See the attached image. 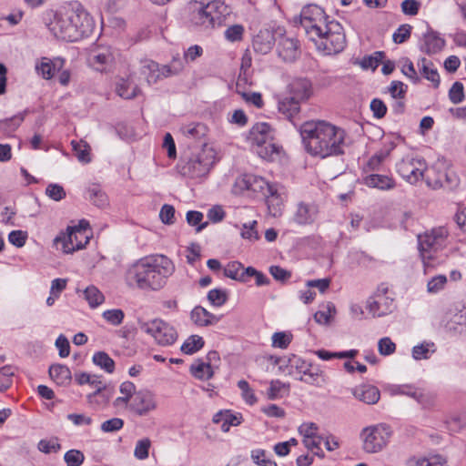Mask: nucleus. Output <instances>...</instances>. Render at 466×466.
Returning <instances> with one entry per match:
<instances>
[{
	"instance_id": "59",
	"label": "nucleus",
	"mask_w": 466,
	"mask_h": 466,
	"mask_svg": "<svg viewBox=\"0 0 466 466\" xmlns=\"http://www.w3.org/2000/svg\"><path fill=\"white\" fill-rule=\"evenodd\" d=\"M66 466H81L85 461V455L79 450H69L64 455Z\"/></svg>"
},
{
	"instance_id": "17",
	"label": "nucleus",
	"mask_w": 466,
	"mask_h": 466,
	"mask_svg": "<svg viewBox=\"0 0 466 466\" xmlns=\"http://www.w3.org/2000/svg\"><path fill=\"white\" fill-rule=\"evenodd\" d=\"M158 408L157 395L147 389L138 390L127 413L146 417L156 411Z\"/></svg>"
},
{
	"instance_id": "43",
	"label": "nucleus",
	"mask_w": 466,
	"mask_h": 466,
	"mask_svg": "<svg viewBox=\"0 0 466 466\" xmlns=\"http://www.w3.org/2000/svg\"><path fill=\"white\" fill-rule=\"evenodd\" d=\"M419 65L420 66L422 76L437 87L440 84V76L433 64L426 58H422Z\"/></svg>"
},
{
	"instance_id": "51",
	"label": "nucleus",
	"mask_w": 466,
	"mask_h": 466,
	"mask_svg": "<svg viewBox=\"0 0 466 466\" xmlns=\"http://www.w3.org/2000/svg\"><path fill=\"white\" fill-rule=\"evenodd\" d=\"M289 392V385L279 380H271L268 390V398L269 400H277L282 398Z\"/></svg>"
},
{
	"instance_id": "18",
	"label": "nucleus",
	"mask_w": 466,
	"mask_h": 466,
	"mask_svg": "<svg viewBox=\"0 0 466 466\" xmlns=\"http://www.w3.org/2000/svg\"><path fill=\"white\" fill-rule=\"evenodd\" d=\"M299 433L302 437V443L314 455L320 459L325 457L320 448L322 437L319 434V426L314 422H304L299 427Z\"/></svg>"
},
{
	"instance_id": "50",
	"label": "nucleus",
	"mask_w": 466,
	"mask_h": 466,
	"mask_svg": "<svg viewBox=\"0 0 466 466\" xmlns=\"http://www.w3.org/2000/svg\"><path fill=\"white\" fill-rule=\"evenodd\" d=\"M293 335L289 331H278L272 334L271 346L273 348L287 349L291 343Z\"/></svg>"
},
{
	"instance_id": "38",
	"label": "nucleus",
	"mask_w": 466,
	"mask_h": 466,
	"mask_svg": "<svg viewBox=\"0 0 466 466\" xmlns=\"http://www.w3.org/2000/svg\"><path fill=\"white\" fill-rule=\"evenodd\" d=\"M410 466H449L448 459L441 454L428 457L413 458L409 461Z\"/></svg>"
},
{
	"instance_id": "64",
	"label": "nucleus",
	"mask_w": 466,
	"mask_h": 466,
	"mask_svg": "<svg viewBox=\"0 0 466 466\" xmlns=\"http://www.w3.org/2000/svg\"><path fill=\"white\" fill-rule=\"evenodd\" d=\"M224 35L229 42L240 41L244 35V27L241 25H230L226 29Z\"/></svg>"
},
{
	"instance_id": "49",
	"label": "nucleus",
	"mask_w": 466,
	"mask_h": 466,
	"mask_svg": "<svg viewBox=\"0 0 466 466\" xmlns=\"http://www.w3.org/2000/svg\"><path fill=\"white\" fill-rule=\"evenodd\" d=\"M204 343L202 337L198 335H191L182 344L181 351L186 354L196 353L203 348Z\"/></svg>"
},
{
	"instance_id": "32",
	"label": "nucleus",
	"mask_w": 466,
	"mask_h": 466,
	"mask_svg": "<svg viewBox=\"0 0 466 466\" xmlns=\"http://www.w3.org/2000/svg\"><path fill=\"white\" fill-rule=\"evenodd\" d=\"M50 378L61 386L68 385L71 382L72 375L69 368L63 364H54L49 368Z\"/></svg>"
},
{
	"instance_id": "63",
	"label": "nucleus",
	"mask_w": 466,
	"mask_h": 466,
	"mask_svg": "<svg viewBox=\"0 0 466 466\" xmlns=\"http://www.w3.org/2000/svg\"><path fill=\"white\" fill-rule=\"evenodd\" d=\"M390 96L394 99H402L407 92V86L400 82L394 80L388 87Z\"/></svg>"
},
{
	"instance_id": "9",
	"label": "nucleus",
	"mask_w": 466,
	"mask_h": 466,
	"mask_svg": "<svg viewBox=\"0 0 466 466\" xmlns=\"http://www.w3.org/2000/svg\"><path fill=\"white\" fill-rule=\"evenodd\" d=\"M393 431L386 423H377L363 428L360 432L362 449L374 454L382 451L390 443Z\"/></svg>"
},
{
	"instance_id": "31",
	"label": "nucleus",
	"mask_w": 466,
	"mask_h": 466,
	"mask_svg": "<svg viewBox=\"0 0 466 466\" xmlns=\"http://www.w3.org/2000/svg\"><path fill=\"white\" fill-rule=\"evenodd\" d=\"M274 36L271 32L260 31L253 39V48L260 54H268L273 47Z\"/></svg>"
},
{
	"instance_id": "44",
	"label": "nucleus",
	"mask_w": 466,
	"mask_h": 466,
	"mask_svg": "<svg viewBox=\"0 0 466 466\" xmlns=\"http://www.w3.org/2000/svg\"><path fill=\"white\" fill-rule=\"evenodd\" d=\"M93 362L100 369L104 370L107 373H113L115 370V361L113 359L104 351L96 352L93 355Z\"/></svg>"
},
{
	"instance_id": "57",
	"label": "nucleus",
	"mask_w": 466,
	"mask_h": 466,
	"mask_svg": "<svg viewBox=\"0 0 466 466\" xmlns=\"http://www.w3.org/2000/svg\"><path fill=\"white\" fill-rule=\"evenodd\" d=\"M151 441L148 438H143L136 442L134 456L139 461H144L149 456Z\"/></svg>"
},
{
	"instance_id": "3",
	"label": "nucleus",
	"mask_w": 466,
	"mask_h": 466,
	"mask_svg": "<svg viewBox=\"0 0 466 466\" xmlns=\"http://www.w3.org/2000/svg\"><path fill=\"white\" fill-rule=\"evenodd\" d=\"M47 26L56 38L76 42L92 32L93 21L79 4L74 3L56 10Z\"/></svg>"
},
{
	"instance_id": "62",
	"label": "nucleus",
	"mask_w": 466,
	"mask_h": 466,
	"mask_svg": "<svg viewBox=\"0 0 466 466\" xmlns=\"http://www.w3.org/2000/svg\"><path fill=\"white\" fill-rule=\"evenodd\" d=\"M410 397L415 399L424 408H430L434 404V397L425 391L412 389Z\"/></svg>"
},
{
	"instance_id": "22",
	"label": "nucleus",
	"mask_w": 466,
	"mask_h": 466,
	"mask_svg": "<svg viewBox=\"0 0 466 466\" xmlns=\"http://www.w3.org/2000/svg\"><path fill=\"white\" fill-rule=\"evenodd\" d=\"M277 50L284 61L292 62L299 55V42L294 38L282 36L279 41Z\"/></svg>"
},
{
	"instance_id": "2",
	"label": "nucleus",
	"mask_w": 466,
	"mask_h": 466,
	"mask_svg": "<svg viewBox=\"0 0 466 466\" xmlns=\"http://www.w3.org/2000/svg\"><path fill=\"white\" fill-rule=\"evenodd\" d=\"M175 272V265L164 255L142 258L132 264L126 272L125 280L130 288L145 291L162 289Z\"/></svg>"
},
{
	"instance_id": "55",
	"label": "nucleus",
	"mask_w": 466,
	"mask_h": 466,
	"mask_svg": "<svg viewBox=\"0 0 466 466\" xmlns=\"http://www.w3.org/2000/svg\"><path fill=\"white\" fill-rule=\"evenodd\" d=\"M24 121V115L19 114L11 118L0 121V130L7 135L15 132Z\"/></svg>"
},
{
	"instance_id": "30",
	"label": "nucleus",
	"mask_w": 466,
	"mask_h": 466,
	"mask_svg": "<svg viewBox=\"0 0 466 466\" xmlns=\"http://www.w3.org/2000/svg\"><path fill=\"white\" fill-rule=\"evenodd\" d=\"M437 351L436 344L431 340H423L411 349V356L415 360H424L431 358Z\"/></svg>"
},
{
	"instance_id": "11",
	"label": "nucleus",
	"mask_w": 466,
	"mask_h": 466,
	"mask_svg": "<svg viewBox=\"0 0 466 466\" xmlns=\"http://www.w3.org/2000/svg\"><path fill=\"white\" fill-rule=\"evenodd\" d=\"M139 329L142 332L151 337L159 346H170L177 339V332L175 328L159 318L140 321Z\"/></svg>"
},
{
	"instance_id": "53",
	"label": "nucleus",
	"mask_w": 466,
	"mask_h": 466,
	"mask_svg": "<svg viewBox=\"0 0 466 466\" xmlns=\"http://www.w3.org/2000/svg\"><path fill=\"white\" fill-rule=\"evenodd\" d=\"M104 387L99 386L93 393L87 395V401L89 405L94 408H99L105 406L109 398L105 391H103Z\"/></svg>"
},
{
	"instance_id": "1",
	"label": "nucleus",
	"mask_w": 466,
	"mask_h": 466,
	"mask_svg": "<svg viewBox=\"0 0 466 466\" xmlns=\"http://www.w3.org/2000/svg\"><path fill=\"white\" fill-rule=\"evenodd\" d=\"M299 132L306 151L320 158L341 155L349 146L346 131L324 120L307 121Z\"/></svg>"
},
{
	"instance_id": "60",
	"label": "nucleus",
	"mask_w": 466,
	"mask_h": 466,
	"mask_svg": "<svg viewBox=\"0 0 466 466\" xmlns=\"http://www.w3.org/2000/svg\"><path fill=\"white\" fill-rule=\"evenodd\" d=\"M238 386L241 390V396L245 402L248 405H254L258 399L254 393V390L249 387L248 383L242 380L238 382Z\"/></svg>"
},
{
	"instance_id": "39",
	"label": "nucleus",
	"mask_w": 466,
	"mask_h": 466,
	"mask_svg": "<svg viewBox=\"0 0 466 466\" xmlns=\"http://www.w3.org/2000/svg\"><path fill=\"white\" fill-rule=\"evenodd\" d=\"M300 103L299 100L295 99L294 96L289 94V96L279 100V110L287 117L291 118L299 112Z\"/></svg>"
},
{
	"instance_id": "52",
	"label": "nucleus",
	"mask_w": 466,
	"mask_h": 466,
	"mask_svg": "<svg viewBox=\"0 0 466 466\" xmlns=\"http://www.w3.org/2000/svg\"><path fill=\"white\" fill-rule=\"evenodd\" d=\"M335 314V305L331 302H329L324 309L319 310L314 314V319L319 324L327 325L330 322Z\"/></svg>"
},
{
	"instance_id": "19",
	"label": "nucleus",
	"mask_w": 466,
	"mask_h": 466,
	"mask_svg": "<svg viewBox=\"0 0 466 466\" xmlns=\"http://www.w3.org/2000/svg\"><path fill=\"white\" fill-rule=\"evenodd\" d=\"M271 185L272 184H269L261 177L252 174H246L238 177L236 179L233 191L236 194L250 191L253 193H261L264 195L267 194L268 190H271Z\"/></svg>"
},
{
	"instance_id": "56",
	"label": "nucleus",
	"mask_w": 466,
	"mask_h": 466,
	"mask_svg": "<svg viewBox=\"0 0 466 466\" xmlns=\"http://www.w3.org/2000/svg\"><path fill=\"white\" fill-rule=\"evenodd\" d=\"M102 317L108 324L119 326L124 320L125 313L120 309H111L103 311Z\"/></svg>"
},
{
	"instance_id": "36",
	"label": "nucleus",
	"mask_w": 466,
	"mask_h": 466,
	"mask_svg": "<svg viewBox=\"0 0 466 466\" xmlns=\"http://www.w3.org/2000/svg\"><path fill=\"white\" fill-rule=\"evenodd\" d=\"M84 299L86 300L90 309H96L101 306L105 300V295L95 285H89L83 290Z\"/></svg>"
},
{
	"instance_id": "34",
	"label": "nucleus",
	"mask_w": 466,
	"mask_h": 466,
	"mask_svg": "<svg viewBox=\"0 0 466 466\" xmlns=\"http://www.w3.org/2000/svg\"><path fill=\"white\" fill-rule=\"evenodd\" d=\"M446 326L450 329H454L459 332H462L464 329L466 330V308L462 309L452 312L451 310L446 313Z\"/></svg>"
},
{
	"instance_id": "20",
	"label": "nucleus",
	"mask_w": 466,
	"mask_h": 466,
	"mask_svg": "<svg viewBox=\"0 0 466 466\" xmlns=\"http://www.w3.org/2000/svg\"><path fill=\"white\" fill-rule=\"evenodd\" d=\"M137 390V386L129 380L123 381L119 385V395L112 402V406L116 412H128Z\"/></svg>"
},
{
	"instance_id": "13",
	"label": "nucleus",
	"mask_w": 466,
	"mask_h": 466,
	"mask_svg": "<svg viewBox=\"0 0 466 466\" xmlns=\"http://www.w3.org/2000/svg\"><path fill=\"white\" fill-rule=\"evenodd\" d=\"M300 24L310 40L321 35L329 24L322 8L315 5L305 6L300 13Z\"/></svg>"
},
{
	"instance_id": "46",
	"label": "nucleus",
	"mask_w": 466,
	"mask_h": 466,
	"mask_svg": "<svg viewBox=\"0 0 466 466\" xmlns=\"http://www.w3.org/2000/svg\"><path fill=\"white\" fill-rule=\"evenodd\" d=\"M252 461L258 466H278L272 456L263 449H255L250 452Z\"/></svg>"
},
{
	"instance_id": "21",
	"label": "nucleus",
	"mask_w": 466,
	"mask_h": 466,
	"mask_svg": "<svg viewBox=\"0 0 466 466\" xmlns=\"http://www.w3.org/2000/svg\"><path fill=\"white\" fill-rule=\"evenodd\" d=\"M362 183L370 188L379 190H391L396 187V181L391 175L370 173L364 175Z\"/></svg>"
},
{
	"instance_id": "5",
	"label": "nucleus",
	"mask_w": 466,
	"mask_h": 466,
	"mask_svg": "<svg viewBox=\"0 0 466 466\" xmlns=\"http://www.w3.org/2000/svg\"><path fill=\"white\" fill-rule=\"evenodd\" d=\"M248 142L257 155L269 162H279L285 157L282 147L275 141V131L266 122L253 125L248 136Z\"/></svg>"
},
{
	"instance_id": "41",
	"label": "nucleus",
	"mask_w": 466,
	"mask_h": 466,
	"mask_svg": "<svg viewBox=\"0 0 466 466\" xmlns=\"http://www.w3.org/2000/svg\"><path fill=\"white\" fill-rule=\"evenodd\" d=\"M137 87L129 79L120 78L116 82V92L125 99L135 97L137 95Z\"/></svg>"
},
{
	"instance_id": "47",
	"label": "nucleus",
	"mask_w": 466,
	"mask_h": 466,
	"mask_svg": "<svg viewBox=\"0 0 466 466\" xmlns=\"http://www.w3.org/2000/svg\"><path fill=\"white\" fill-rule=\"evenodd\" d=\"M257 220L243 223L240 227V236L243 239L254 243L259 239V233L257 229Z\"/></svg>"
},
{
	"instance_id": "29",
	"label": "nucleus",
	"mask_w": 466,
	"mask_h": 466,
	"mask_svg": "<svg viewBox=\"0 0 466 466\" xmlns=\"http://www.w3.org/2000/svg\"><path fill=\"white\" fill-rule=\"evenodd\" d=\"M444 45L445 41L439 35L428 32L423 36L420 49L427 54H436L442 50Z\"/></svg>"
},
{
	"instance_id": "48",
	"label": "nucleus",
	"mask_w": 466,
	"mask_h": 466,
	"mask_svg": "<svg viewBox=\"0 0 466 466\" xmlns=\"http://www.w3.org/2000/svg\"><path fill=\"white\" fill-rule=\"evenodd\" d=\"M448 283V278L444 274H438L431 278L427 282V292L429 294H438L444 290Z\"/></svg>"
},
{
	"instance_id": "8",
	"label": "nucleus",
	"mask_w": 466,
	"mask_h": 466,
	"mask_svg": "<svg viewBox=\"0 0 466 466\" xmlns=\"http://www.w3.org/2000/svg\"><path fill=\"white\" fill-rule=\"evenodd\" d=\"M447 236L448 231L443 228H434L419 236V251L425 271L439 263L437 254L444 247Z\"/></svg>"
},
{
	"instance_id": "25",
	"label": "nucleus",
	"mask_w": 466,
	"mask_h": 466,
	"mask_svg": "<svg viewBox=\"0 0 466 466\" xmlns=\"http://www.w3.org/2000/svg\"><path fill=\"white\" fill-rule=\"evenodd\" d=\"M289 94L300 102L308 100L312 95L310 81L306 78L293 80L289 86Z\"/></svg>"
},
{
	"instance_id": "40",
	"label": "nucleus",
	"mask_w": 466,
	"mask_h": 466,
	"mask_svg": "<svg viewBox=\"0 0 466 466\" xmlns=\"http://www.w3.org/2000/svg\"><path fill=\"white\" fill-rule=\"evenodd\" d=\"M71 146L79 162H81L82 164H88L91 162V147L86 141L73 140L71 142Z\"/></svg>"
},
{
	"instance_id": "10",
	"label": "nucleus",
	"mask_w": 466,
	"mask_h": 466,
	"mask_svg": "<svg viewBox=\"0 0 466 466\" xmlns=\"http://www.w3.org/2000/svg\"><path fill=\"white\" fill-rule=\"evenodd\" d=\"M321 35L313 38L319 51L325 55H333L341 52L346 46V36L341 25L334 20L329 21Z\"/></svg>"
},
{
	"instance_id": "33",
	"label": "nucleus",
	"mask_w": 466,
	"mask_h": 466,
	"mask_svg": "<svg viewBox=\"0 0 466 466\" xmlns=\"http://www.w3.org/2000/svg\"><path fill=\"white\" fill-rule=\"evenodd\" d=\"M63 66L64 60L62 58H56L52 61L43 59L36 69L44 78L50 79L56 74V71L61 70Z\"/></svg>"
},
{
	"instance_id": "14",
	"label": "nucleus",
	"mask_w": 466,
	"mask_h": 466,
	"mask_svg": "<svg viewBox=\"0 0 466 466\" xmlns=\"http://www.w3.org/2000/svg\"><path fill=\"white\" fill-rule=\"evenodd\" d=\"M400 176L410 184H416L425 176L426 163L422 158L407 156L396 165Z\"/></svg>"
},
{
	"instance_id": "35",
	"label": "nucleus",
	"mask_w": 466,
	"mask_h": 466,
	"mask_svg": "<svg viewBox=\"0 0 466 466\" xmlns=\"http://www.w3.org/2000/svg\"><path fill=\"white\" fill-rule=\"evenodd\" d=\"M388 157L389 151L386 150L378 151L371 156L363 167V172L365 175L380 171Z\"/></svg>"
},
{
	"instance_id": "45",
	"label": "nucleus",
	"mask_w": 466,
	"mask_h": 466,
	"mask_svg": "<svg viewBox=\"0 0 466 466\" xmlns=\"http://www.w3.org/2000/svg\"><path fill=\"white\" fill-rule=\"evenodd\" d=\"M383 56L382 52H374L370 56H366L361 59L357 60L354 64L360 66L364 70L370 69L374 71L382 61Z\"/></svg>"
},
{
	"instance_id": "42",
	"label": "nucleus",
	"mask_w": 466,
	"mask_h": 466,
	"mask_svg": "<svg viewBox=\"0 0 466 466\" xmlns=\"http://www.w3.org/2000/svg\"><path fill=\"white\" fill-rule=\"evenodd\" d=\"M191 374L198 380H208L214 374V370L209 363L201 360L195 361L190 367Z\"/></svg>"
},
{
	"instance_id": "54",
	"label": "nucleus",
	"mask_w": 466,
	"mask_h": 466,
	"mask_svg": "<svg viewBox=\"0 0 466 466\" xmlns=\"http://www.w3.org/2000/svg\"><path fill=\"white\" fill-rule=\"evenodd\" d=\"M228 292L222 289H213L208 293V300L214 307H221L228 300Z\"/></svg>"
},
{
	"instance_id": "4",
	"label": "nucleus",
	"mask_w": 466,
	"mask_h": 466,
	"mask_svg": "<svg viewBox=\"0 0 466 466\" xmlns=\"http://www.w3.org/2000/svg\"><path fill=\"white\" fill-rule=\"evenodd\" d=\"M186 10L189 25L201 29L220 25L229 13L228 5L221 0H190Z\"/></svg>"
},
{
	"instance_id": "23",
	"label": "nucleus",
	"mask_w": 466,
	"mask_h": 466,
	"mask_svg": "<svg viewBox=\"0 0 466 466\" xmlns=\"http://www.w3.org/2000/svg\"><path fill=\"white\" fill-rule=\"evenodd\" d=\"M353 396L369 405L376 404L380 398L379 389L370 384H361L352 389Z\"/></svg>"
},
{
	"instance_id": "26",
	"label": "nucleus",
	"mask_w": 466,
	"mask_h": 466,
	"mask_svg": "<svg viewBox=\"0 0 466 466\" xmlns=\"http://www.w3.org/2000/svg\"><path fill=\"white\" fill-rule=\"evenodd\" d=\"M242 420L243 418L240 413H233L228 410H219L212 419L214 423L220 424L223 432H228L232 426H238Z\"/></svg>"
},
{
	"instance_id": "24",
	"label": "nucleus",
	"mask_w": 466,
	"mask_h": 466,
	"mask_svg": "<svg viewBox=\"0 0 466 466\" xmlns=\"http://www.w3.org/2000/svg\"><path fill=\"white\" fill-rule=\"evenodd\" d=\"M319 208L314 203L300 202L298 204L294 219L298 224L307 225L314 222L318 217Z\"/></svg>"
},
{
	"instance_id": "58",
	"label": "nucleus",
	"mask_w": 466,
	"mask_h": 466,
	"mask_svg": "<svg viewBox=\"0 0 466 466\" xmlns=\"http://www.w3.org/2000/svg\"><path fill=\"white\" fill-rule=\"evenodd\" d=\"M242 264L238 261H231L224 268V275L234 280H243Z\"/></svg>"
},
{
	"instance_id": "37",
	"label": "nucleus",
	"mask_w": 466,
	"mask_h": 466,
	"mask_svg": "<svg viewBox=\"0 0 466 466\" xmlns=\"http://www.w3.org/2000/svg\"><path fill=\"white\" fill-rule=\"evenodd\" d=\"M246 79L242 77L241 75H239L238 81H237V92L241 96V97L244 99V101L247 104L252 105L256 106L257 108H261L264 106V102L262 99V96L258 92H244L242 91L241 85L242 82H245Z\"/></svg>"
},
{
	"instance_id": "15",
	"label": "nucleus",
	"mask_w": 466,
	"mask_h": 466,
	"mask_svg": "<svg viewBox=\"0 0 466 466\" xmlns=\"http://www.w3.org/2000/svg\"><path fill=\"white\" fill-rule=\"evenodd\" d=\"M87 62L96 71L110 72L116 64L115 52L109 46H96L90 50Z\"/></svg>"
},
{
	"instance_id": "12",
	"label": "nucleus",
	"mask_w": 466,
	"mask_h": 466,
	"mask_svg": "<svg viewBox=\"0 0 466 466\" xmlns=\"http://www.w3.org/2000/svg\"><path fill=\"white\" fill-rule=\"evenodd\" d=\"M424 177L434 188L452 187L458 183L456 174L445 158H438L430 167H426Z\"/></svg>"
},
{
	"instance_id": "16",
	"label": "nucleus",
	"mask_w": 466,
	"mask_h": 466,
	"mask_svg": "<svg viewBox=\"0 0 466 466\" xmlns=\"http://www.w3.org/2000/svg\"><path fill=\"white\" fill-rule=\"evenodd\" d=\"M388 285L382 283L378 286L374 295L368 299L367 309L373 317H382L393 310V299L388 296Z\"/></svg>"
},
{
	"instance_id": "61",
	"label": "nucleus",
	"mask_w": 466,
	"mask_h": 466,
	"mask_svg": "<svg viewBox=\"0 0 466 466\" xmlns=\"http://www.w3.org/2000/svg\"><path fill=\"white\" fill-rule=\"evenodd\" d=\"M203 214L199 211L191 210L186 215L187 222L193 227H197V232H200L206 228L207 222L202 223Z\"/></svg>"
},
{
	"instance_id": "28",
	"label": "nucleus",
	"mask_w": 466,
	"mask_h": 466,
	"mask_svg": "<svg viewBox=\"0 0 466 466\" xmlns=\"http://www.w3.org/2000/svg\"><path fill=\"white\" fill-rule=\"evenodd\" d=\"M192 321L200 327L215 325L219 321V317L212 314L201 306L195 307L191 311Z\"/></svg>"
},
{
	"instance_id": "7",
	"label": "nucleus",
	"mask_w": 466,
	"mask_h": 466,
	"mask_svg": "<svg viewBox=\"0 0 466 466\" xmlns=\"http://www.w3.org/2000/svg\"><path fill=\"white\" fill-rule=\"evenodd\" d=\"M88 225L87 221L81 220L76 226L67 227L66 231L55 238L54 245L64 254H72L84 248L90 238Z\"/></svg>"
},
{
	"instance_id": "27",
	"label": "nucleus",
	"mask_w": 466,
	"mask_h": 466,
	"mask_svg": "<svg viewBox=\"0 0 466 466\" xmlns=\"http://www.w3.org/2000/svg\"><path fill=\"white\" fill-rule=\"evenodd\" d=\"M272 190H268L267 194H264L268 205V208L269 213L278 217L281 214L282 207H283V198L281 197V193L279 192V186L277 184H272L270 187Z\"/></svg>"
},
{
	"instance_id": "6",
	"label": "nucleus",
	"mask_w": 466,
	"mask_h": 466,
	"mask_svg": "<svg viewBox=\"0 0 466 466\" xmlns=\"http://www.w3.org/2000/svg\"><path fill=\"white\" fill-rule=\"evenodd\" d=\"M217 161L218 156L216 148L210 144H204L183 164L181 172L192 178L202 177L209 173Z\"/></svg>"
}]
</instances>
